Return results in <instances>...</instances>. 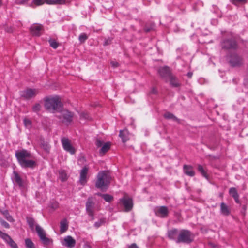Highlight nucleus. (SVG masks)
Instances as JSON below:
<instances>
[{
	"label": "nucleus",
	"instance_id": "obj_1",
	"mask_svg": "<svg viewBox=\"0 0 248 248\" xmlns=\"http://www.w3.org/2000/svg\"><path fill=\"white\" fill-rule=\"evenodd\" d=\"M15 156L22 168H33L36 165L35 161L31 159V154L27 150L22 149L16 151Z\"/></svg>",
	"mask_w": 248,
	"mask_h": 248
},
{
	"label": "nucleus",
	"instance_id": "obj_2",
	"mask_svg": "<svg viewBox=\"0 0 248 248\" xmlns=\"http://www.w3.org/2000/svg\"><path fill=\"white\" fill-rule=\"evenodd\" d=\"M45 107L46 109L52 113L62 110L63 104L58 96L46 97L45 99Z\"/></svg>",
	"mask_w": 248,
	"mask_h": 248
},
{
	"label": "nucleus",
	"instance_id": "obj_3",
	"mask_svg": "<svg viewBox=\"0 0 248 248\" xmlns=\"http://www.w3.org/2000/svg\"><path fill=\"white\" fill-rule=\"evenodd\" d=\"M111 178L108 172L100 171L97 176L95 187L102 191H106L109 186Z\"/></svg>",
	"mask_w": 248,
	"mask_h": 248
},
{
	"label": "nucleus",
	"instance_id": "obj_4",
	"mask_svg": "<svg viewBox=\"0 0 248 248\" xmlns=\"http://www.w3.org/2000/svg\"><path fill=\"white\" fill-rule=\"evenodd\" d=\"M194 237V234L190 231L182 229L180 231L179 235L177 237V243L190 244L193 242Z\"/></svg>",
	"mask_w": 248,
	"mask_h": 248
},
{
	"label": "nucleus",
	"instance_id": "obj_5",
	"mask_svg": "<svg viewBox=\"0 0 248 248\" xmlns=\"http://www.w3.org/2000/svg\"><path fill=\"white\" fill-rule=\"evenodd\" d=\"M229 64L233 67H239L243 64V59L236 53L231 54L228 58Z\"/></svg>",
	"mask_w": 248,
	"mask_h": 248
},
{
	"label": "nucleus",
	"instance_id": "obj_6",
	"mask_svg": "<svg viewBox=\"0 0 248 248\" xmlns=\"http://www.w3.org/2000/svg\"><path fill=\"white\" fill-rule=\"evenodd\" d=\"M56 116L63 123H70L72 121L74 113L67 109H62Z\"/></svg>",
	"mask_w": 248,
	"mask_h": 248
},
{
	"label": "nucleus",
	"instance_id": "obj_7",
	"mask_svg": "<svg viewBox=\"0 0 248 248\" xmlns=\"http://www.w3.org/2000/svg\"><path fill=\"white\" fill-rule=\"evenodd\" d=\"M221 45L222 48L226 50H236L238 47L236 41L232 38L224 39Z\"/></svg>",
	"mask_w": 248,
	"mask_h": 248
},
{
	"label": "nucleus",
	"instance_id": "obj_8",
	"mask_svg": "<svg viewBox=\"0 0 248 248\" xmlns=\"http://www.w3.org/2000/svg\"><path fill=\"white\" fill-rule=\"evenodd\" d=\"M38 93L37 89L29 88L21 92V96L26 99H30L35 97Z\"/></svg>",
	"mask_w": 248,
	"mask_h": 248
},
{
	"label": "nucleus",
	"instance_id": "obj_9",
	"mask_svg": "<svg viewBox=\"0 0 248 248\" xmlns=\"http://www.w3.org/2000/svg\"><path fill=\"white\" fill-rule=\"evenodd\" d=\"M61 142L63 149L67 152L71 154L75 153V149L70 143V140L68 138H62L61 139Z\"/></svg>",
	"mask_w": 248,
	"mask_h": 248
},
{
	"label": "nucleus",
	"instance_id": "obj_10",
	"mask_svg": "<svg viewBox=\"0 0 248 248\" xmlns=\"http://www.w3.org/2000/svg\"><path fill=\"white\" fill-rule=\"evenodd\" d=\"M120 202L123 205L126 212L130 211L133 207L132 201L131 198L124 197L120 199Z\"/></svg>",
	"mask_w": 248,
	"mask_h": 248
},
{
	"label": "nucleus",
	"instance_id": "obj_11",
	"mask_svg": "<svg viewBox=\"0 0 248 248\" xmlns=\"http://www.w3.org/2000/svg\"><path fill=\"white\" fill-rule=\"evenodd\" d=\"M0 237L2 238L12 248H18L17 244L12 238L8 234L3 232L0 230Z\"/></svg>",
	"mask_w": 248,
	"mask_h": 248
},
{
	"label": "nucleus",
	"instance_id": "obj_12",
	"mask_svg": "<svg viewBox=\"0 0 248 248\" xmlns=\"http://www.w3.org/2000/svg\"><path fill=\"white\" fill-rule=\"evenodd\" d=\"M158 72L160 76L166 80L172 75L169 67L167 66L160 68Z\"/></svg>",
	"mask_w": 248,
	"mask_h": 248
},
{
	"label": "nucleus",
	"instance_id": "obj_13",
	"mask_svg": "<svg viewBox=\"0 0 248 248\" xmlns=\"http://www.w3.org/2000/svg\"><path fill=\"white\" fill-rule=\"evenodd\" d=\"M155 215L161 217H166L169 214L168 209L166 206H162L155 210Z\"/></svg>",
	"mask_w": 248,
	"mask_h": 248
},
{
	"label": "nucleus",
	"instance_id": "obj_14",
	"mask_svg": "<svg viewBox=\"0 0 248 248\" xmlns=\"http://www.w3.org/2000/svg\"><path fill=\"white\" fill-rule=\"evenodd\" d=\"M43 26L41 24H33L30 28L31 33L33 36H39L42 30Z\"/></svg>",
	"mask_w": 248,
	"mask_h": 248
},
{
	"label": "nucleus",
	"instance_id": "obj_15",
	"mask_svg": "<svg viewBox=\"0 0 248 248\" xmlns=\"http://www.w3.org/2000/svg\"><path fill=\"white\" fill-rule=\"evenodd\" d=\"M62 244L67 248H72L76 245V241L72 236L68 235L64 237Z\"/></svg>",
	"mask_w": 248,
	"mask_h": 248
},
{
	"label": "nucleus",
	"instance_id": "obj_16",
	"mask_svg": "<svg viewBox=\"0 0 248 248\" xmlns=\"http://www.w3.org/2000/svg\"><path fill=\"white\" fill-rule=\"evenodd\" d=\"M179 233L180 231L177 229L173 228L168 231L167 236L169 239L175 240L177 243V237H178Z\"/></svg>",
	"mask_w": 248,
	"mask_h": 248
},
{
	"label": "nucleus",
	"instance_id": "obj_17",
	"mask_svg": "<svg viewBox=\"0 0 248 248\" xmlns=\"http://www.w3.org/2000/svg\"><path fill=\"white\" fill-rule=\"evenodd\" d=\"M95 202L92 197H89L86 203V211L87 213L94 212Z\"/></svg>",
	"mask_w": 248,
	"mask_h": 248
},
{
	"label": "nucleus",
	"instance_id": "obj_18",
	"mask_svg": "<svg viewBox=\"0 0 248 248\" xmlns=\"http://www.w3.org/2000/svg\"><path fill=\"white\" fill-rule=\"evenodd\" d=\"M89 170V168L85 166L81 170L80 172L79 181L82 185H84L87 182V174Z\"/></svg>",
	"mask_w": 248,
	"mask_h": 248
},
{
	"label": "nucleus",
	"instance_id": "obj_19",
	"mask_svg": "<svg viewBox=\"0 0 248 248\" xmlns=\"http://www.w3.org/2000/svg\"><path fill=\"white\" fill-rule=\"evenodd\" d=\"M13 175L14 181L20 187H23V181L19 174L16 171H14Z\"/></svg>",
	"mask_w": 248,
	"mask_h": 248
},
{
	"label": "nucleus",
	"instance_id": "obj_20",
	"mask_svg": "<svg viewBox=\"0 0 248 248\" xmlns=\"http://www.w3.org/2000/svg\"><path fill=\"white\" fill-rule=\"evenodd\" d=\"M184 173L189 176L192 177L195 175V171L193 170L192 166L190 165H184L183 166Z\"/></svg>",
	"mask_w": 248,
	"mask_h": 248
},
{
	"label": "nucleus",
	"instance_id": "obj_21",
	"mask_svg": "<svg viewBox=\"0 0 248 248\" xmlns=\"http://www.w3.org/2000/svg\"><path fill=\"white\" fill-rule=\"evenodd\" d=\"M229 194L234 198L236 203H240V201L239 200V195L235 188L232 187L230 188Z\"/></svg>",
	"mask_w": 248,
	"mask_h": 248
},
{
	"label": "nucleus",
	"instance_id": "obj_22",
	"mask_svg": "<svg viewBox=\"0 0 248 248\" xmlns=\"http://www.w3.org/2000/svg\"><path fill=\"white\" fill-rule=\"evenodd\" d=\"M119 136L121 138L123 143H125L129 140V133L127 130H120Z\"/></svg>",
	"mask_w": 248,
	"mask_h": 248
},
{
	"label": "nucleus",
	"instance_id": "obj_23",
	"mask_svg": "<svg viewBox=\"0 0 248 248\" xmlns=\"http://www.w3.org/2000/svg\"><path fill=\"white\" fill-rule=\"evenodd\" d=\"M68 228L67 220L63 219L60 222V232L62 233L65 232Z\"/></svg>",
	"mask_w": 248,
	"mask_h": 248
},
{
	"label": "nucleus",
	"instance_id": "obj_24",
	"mask_svg": "<svg viewBox=\"0 0 248 248\" xmlns=\"http://www.w3.org/2000/svg\"><path fill=\"white\" fill-rule=\"evenodd\" d=\"M220 210L221 213L225 216L229 215L230 213L228 207L224 202H222L220 204Z\"/></svg>",
	"mask_w": 248,
	"mask_h": 248
},
{
	"label": "nucleus",
	"instance_id": "obj_25",
	"mask_svg": "<svg viewBox=\"0 0 248 248\" xmlns=\"http://www.w3.org/2000/svg\"><path fill=\"white\" fill-rule=\"evenodd\" d=\"M35 229L40 239L46 235L45 232L39 225H36Z\"/></svg>",
	"mask_w": 248,
	"mask_h": 248
},
{
	"label": "nucleus",
	"instance_id": "obj_26",
	"mask_svg": "<svg viewBox=\"0 0 248 248\" xmlns=\"http://www.w3.org/2000/svg\"><path fill=\"white\" fill-rule=\"evenodd\" d=\"M0 213L4 216L6 219L10 222H13L14 221V219L9 214L8 210H0Z\"/></svg>",
	"mask_w": 248,
	"mask_h": 248
},
{
	"label": "nucleus",
	"instance_id": "obj_27",
	"mask_svg": "<svg viewBox=\"0 0 248 248\" xmlns=\"http://www.w3.org/2000/svg\"><path fill=\"white\" fill-rule=\"evenodd\" d=\"M164 117L166 119H172V120H173L174 121L178 122V123L180 122V120L178 118H177L172 113H170L169 112H166L164 114Z\"/></svg>",
	"mask_w": 248,
	"mask_h": 248
},
{
	"label": "nucleus",
	"instance_id": "obj_28",
	"mask_svg": "<svg viewBox=\"0 0 248 248\" xmlns=\"http://www.w3.org/2000/svg\"><path fill=\"white\" fill-rule=\"evenodd\" d=\"M26 220H27V223L29 225L30 229L31 230H33L34 225H35V220H34V218H33L32 217H27Z\"/></svg>",
	"mask_w": 248,
	"mask_h": 248
},
{
	"label": "nucleus",
	"instance_id": "obj_29",
	"mask_svg": "<svg viewBox=\"0 0 248 248\" xmlns=\"http://www.w3.org/2000/svg\"><path fill=\"white\" fill-rule=\"evenodd\" d=\"M197 170L203 177L208 179V176L206 173V171L202 165L200 164L198 165Z\"/></svg>",
	"mask_w": 248,
	"mask_h": 248
},
{
	"label": "nucleus",
	"instance_id": "obj_30",
	"mask_svg": "<svg viewBox=\"0 0 248 248\" xmlns=\"http://www.w3.org/2000/svg\"><path fill=\"white\" fill-rule=\"evenodd\" d=\"M25 245L26 248H35L34 244L30 238H26L25 240Z\"/></svg>",
	"mask_w": 248,
	"mask_h": 248
},
{
	"label": "nucleus",
	"instance_id": "obj_31",
	"mask_svg": "<svg viewBox=\"0 0 248 248\" xmlns=\"http://www.w3.org/2000/svg\"><path fill=\"white\" fill-rule=\"evenodd\" d=\"M110 144L109 142L105 143L102 145V148L100 150V153L104 154L107 152L110 148Z\"/></svg>",
	"mask_w": 248,
	"mask_h": 248
},
{
	"label": "nucleus",
	"instance_id": "obj_32",
	"mask_svg": "<svg viewBox=\"0 0 248 248\" xmlns=\"http://www.w3.org/2000/svg\"><path fill=\"white\" fill-rule=\"evenodd\" d=\"M168 80H169L170 81V84L173 87H178L179 86V83L175 79V78L171 75L170 77L168 78Z\"/></svg>",
	"mask_w": 248,
	"mask_h": 248
},
{
	"label": "nucleus",
	"instance_id": "obj_33",
	"mask_svg": "<svg viewBox=\"0 0 248 248\" xmlns=\"http://www.w3.org/2000/svg\"><path fill=\"white\" fill-rule=\"evenodd\" d=\"M59 175H60V179L62 181H65L67 180V174L64 170H62L59 171Z\"/></svg>",
	"mask_w": 248,
	"mask_h": 248
},
{
	"label": "nucleus",
	"instance_id": "obj_34",
	"mask_svg": "<svg viewBox=\"0 0 248 248\" xmlns=\"http://www.w3.org/2000/svg\"><path fill=\"white\" fill-rule=\"evenodd\" d=\"M106 219L105 218H102L98 221L95 222L94 226L95 227L98 228L102 225L104 224L106 222Z\"/></svg>",
	"mask_w": 248,
	"mask_h": 248
},
{
	"label": "nucleus",
	"instance_id": "obj_35",
	"mask_svg": "<svg viewBox=\"0 0 248 248\" xmlns=\"http://www.w3.org/2000/svg\"><path fill=\"white\" fill-rule=\"evenodd\" d=\"M64 0H46V2L49 4H62Z\"/></svg>",
	"mask_w": 248,
	"mask_h": 248
},
{
	"label": "nucleus",
	"instance_id": "obj_36",
	"mask_svg": "<svg viewBox=\"0 0 248 248\" xmlns=\"http://www.w3.org/2000/svg\"><path fill=\"white\" fill-rule=\"evenodd\" d=\"M40 240H41V241L42 242L43 244L44 245H49L52 242L51 239L47 238V237H46V235L41 239H40Z\"/></svg>",
	"mask_w": 248,
	"mask_h": 248
},
{
	"label": "nucleus",
	"instance_id": "obj_37",
	"mask_svg": "<svg viewBox=\"0 0 248 248\" xmlns=\"http://www.w3.org/2000/svg\"><path fill=\"white\" fill-rule=\"evenodd\" d=\"M45 2H46V0H33L31 6L34 7L33 5L39 6L44 3Z\"/></svg>",
	"mask_w": 248,
	"mask_h": 248
},
{
	"label": "nucleus",
	"instance_id": "obj_38",
	"mask_svg": "<svg viewBox=\"0 0 248 248\" xmlns=\"http://www.w3.org/2000/svg\"><path fill=\"white\" fill-rule=\"evenodd\" d=\"M102 196V198H103L104 200L107 202H110L113 199L112 196L108 194H104V195H103Z\"/></svg>",
	"mask_w": 248,
	"mask_h": 248
},
{
	"label": "nucleus",
	"instance_id": "obj_39",
	"mask_svg": "<svg viewBox=\"0 0 248 248\" xmlns=\"http://www.w3.org/2000/svg\"><path fill=\"white\" fill-rule=\"evenodd\" d=\"M50 46L54 49H56L59 46V43L54 40L50 39L49 40Z\"/></svg>",
	"mask_w": 248,
	"mask_h": 248
},
{
	"label": "nucleus",
	"instance_id": "obj_40",
	"mask_svg": "<svg viewBox=\"0 0 248 248\" xmlns=\"http://www.w3.org/2000/svg\"><path fill=\"white\" fill-rule=\"evenodd\" d=\"M88 38L87 35L85 33L81 34L79 36V40L81 43H84Z\"/></svg>",
	"mask_w": 248,
	"mask_h": 248
},
{
	"label": "nucleus",
	"instance_id": "obj_41",
	"mask_svg": "<svg viewBox=\"0 0 248 248\" xmlns=\"http://www.w3.org/2000/svg\"><path fill=\"white\" fill-rule=\"evenodd\" d=\"M80 118L85 120H89L90 117L87 112H82L80 114Z\"/></svg>",
	"mask_w": 248,
	"mask_h": 248
},
{
	"label": "nucleus",
	"instance_id": "obj_42",
	"mask_svg": "<svg viewBox=\"0 0 248 248\" xmlns=\"http://www.w3.org/2000/svg\"><path fill=\"white\" fill-rule=\"evenodd\" d=\"M41 106L39 103L35 104L32 107V110L35 112H37L41 109Z\"/></svg>",
	"mask_w": 248,
	"mask_h": 248
},
{
	"label": "nucleus",
	"instance_id": "obj_43",
	"mask_svg": "<svg viewBox=\"0 0 248 248\" xmlns=\"http://www.w3.org/2000/svg\"><path fill=\"white\" fill-rule=\"evenodd\" d=\"M24 124L25 126L28 128H30L31 126V122L28 119H24Z\"/></svg>",
	"mask_w": 248,
	"mask_h": 248
},
{
	"label": "nucleus",
	"instance_id": "obj_44",
	"mask_svg": "<svg viewBox=\"0 0 248 248\" xmlns=\"http://www.w3.org/2000/svg\"><path fill=\"white\" fill-rule=\"evenodd\" d=\"M0 223L5 228H10L9 224L6 221H5L4 220L2 219L1 218H0Z\"/></svg>",
	"mask_w": 248,
	"mask_h": 248
},
{
	"label": "nucleus",
	"instance_id": "obj_45",
	"mask_svg": "<svg viewBox=\"0 0 248 248\" xmlns=\"http://www.w3.org/2000/svg\"><path fill=\"white\" fill-rule=\"evenodd\" d=\"M232 1L234 4L237 5L239 3L246 2V0H232Z\"/></svg>",
	"mask_w": 248,
	"mask_h": 248
},
{
	"label": "nucleus",
	"instance_id": "obj_46",
	"mask_svg": "<svg viewBox=\"0 0 248 248\" xmlns=\"http://www.w3.org/2000/svg\"><path fill=\"white\" fill-rule=\"evenodd\" d=\"M154 27V24H151V26L150 27H148L147 26H146L145 27V28H144V31H145L146 32H149L151 30H152L153 29Z\"/></svg>",
	"mask_w": 248,
	"mask_h": 248
},
{
	"label": "nucleus",
	"instance_id": "obj_47",
	"mask_svg": "<svg viewBox=\"0 0 248 248\" xmlns=\"http://www.w3.org/2000/svg\"><path fill=\"white\" fill-rule=\"evenodd\" d=\"M59 204L57 202H52L50 204V207L53 209H56L58 207Z\"/></svg>",
	"mask_w": 248,
	"mask_h": 248
},
{
	"label": "nucleus",
	"instance_id": "obj_48",
	"mask_svg": "<svg viewBox=\"0 0 248 248\" xmlns=\"http://www.w3.org/2000/svg\"><path fill=\"white\" fill-rule=\"evenodd\" d=\"M95 144L97 147H100L103 145V142L97 139L96 140Z\"/></svg>",
	"mask_w": 248,
	"mask_h": 248
},
{
	"label": "nucleus",
	"instance_id": "obj_49",
	"mask_svg": "<svg viewBox=\"0 0 248 248\" xmlns=\"http://www.w3.org/2000/svg\"><path fill=\"white\" fill-rule=\"evenodd\" d=\"M244 85L246 88H248V70L247 72V76L244 81Z\"/></svg>",
	"mask_w": 248,
	"mask_h": 248
},
{
	"label": "nucleus",
	"instance_id": "obj_50",
	"mask_svg": "<svg viewBox=\"0 0 248 248\" xmlns=\"http://www.w3.org/2000/svg\"><path fill=\"white\" fill-rule=\"evenodd\" d=\"M87 214L88 215V216L89 217H91V219L90 220H93L94 219V212H90V213H87Z\"/></svg>",
	"mask_w": 248,
	"mask_h": 248
},
{
	"label": "nucleus",
	"instance_id": "obj_51",
	"mask_svg": "<svg viewBox=\"0 0 248 248\" xmlns=\"http://www.w3.org/2000/svg\"><path fill=\"white\" fill-rule=\"evenodd\" d=\"M208 245L213 248H219L217 245L211 242H209Z\"/></svg>",
	"mask_w": 248,
	"mask_h": 248
},
{
	"label": "nucleus",
	"instance_id": "obj_52",
	"mask_svg": "<svg viewBox=\"0 0 248 248\" xmlns=\"http://www.w3.org/2000/svg\"><path fill=\"white\" fill-rule=\"evenodd\" d=\"M110 63L112 66L113 67H117L119 65V63L116 61H112Z\"/></svg>",
	"mask_w": 248,
	"mask_h": 248
},
{
	"label": "nucleus",
	"instance_id": "obj_53",
	"mask_svg": "<svg viewBox=\"0 0 248 248\" xmlns=\"http://www.w3.org/2000/svg\"><path fill=\"white\" fill-rule=\"evenodd\" d=\"M111 39H108L107 40H106L104 43V46H107V45H109L110 43H111Z\"/></svg>",
	"mask_w": 248,
	"mask_h": 248
},
{
	"label": "nucleus",
	"instance_id": "obj_54",
	"mask_svg": "<svg viewBox=\"0 0 248 248\" xmlns=\"http://www.w3.org/2000/svg\"><path fill=\"white\" fill-rule=\"evenodd\" d=\"M246 209H247V206L246 205H243L242 206V213L244 215L245 214V211L246 210Z\"/></svg>",
	"mask_w": 248,
	"mask_h": 248
},
{
	"label": "nucleus",
	"instance_id": "obj_55",
	"mask_svg": "<svg viewBox=\"0 0 248 248\" xmlns=\"http://www.w3.org/2000/svg\"><path fill=\"white\" fill-rule=\"evenodd\" d=\"M128 248H139V247L135 243H133Z\"/></svg>",
	"mask_w": 248,
	"mask_h": 248
},
{
	"label": "nucleus",
	"instance_id": "obj_56",
	"mask_svg": "<svg viewBox=\"0 0 248 248\" xmlns=\"http://www.w3.org/2000/svg\"><path fill=\"white\" fill-rule=\"evenodd\" d=\"M151 93L153 94H156L157 93V90L155 88H153L151 91Z\"/></svg>",
	"mask_w": 248,
	"mask_h": 248
},
{
	"label": "nucleus",
	"instance_id": "obj_57",
	"mask_svg": "<svg viewBox=\"0 0 248 248\" xmlns=\"http://www.w3.org/2000/svg\"><path fill=\"white\" fill-rule=\"evenodd\" d=\"M84 248H92L91 246L89 245L88 244H85L84 245Z\"/></svg>",
	"mask_w": 248,
	"mask_h": 248
},
{
	"label": "nucleus",
	"instance_id": "obj_58",
	"mask_svg": "<svg viewBox=\"0 0 248 248\" xmlns=\"http://www.w3.org/2000/svg\"><path fill=\"white\" fill-rule=\"evenodd\" d=\"M192 73L191 72H188L187 74V76L189 78H191L192 76Z\"/></svg>",
	"mask_w": 248,
	"mask_h": 248
},
{
	"label": "nucleus",
	"instance_id": "obj_59",
	"mask_svg": "<svg viewBox=\"0 0 248 248\" xmlns=\"http://www.w3.org/2000/svg\"><path fill=\"white\" fill-rule=\"evenodd\" d=\"M96 195L101 197L102 198H103V195H104V194H102V193H98L96 194Z\"/></svg>",
	"mask_w": 248,
	"mask_h": 248
},
{
	"label": "nucleus",
	"instance_id": "obj_60",
	"mask_svg": "<svg viewBox=\"0 0 248 248\" xmlns=\"http://www.w3.org/2000/svg\"><path fill=\"white\" fill-rule=\"evenodd\" d=\"M25 2V1L24 0H22V1H21L20 2H19V3L20 4H23Z\"/></svg>",
	"mask_w": 248,
	"mask_h": 248
},
{
	"label": "nucleus",
	"instance_id": "obj_61",
	"mask_svg": "<svg viewBox=\"0 0 248 248\" xmlns=\"http://www.w3.org/2000/svg\"><path fill=\"white\" fill-rule=\"evenodd\" d=\"M47 147H48L47 145V144H46V146H45V149L46 150H47Z\"/></svg>",
	"mask_w": 248,
	"mask_h": 248
},
{
	"label": "nucleus",
	"instance_id": "obj_62",
	"mask_svg": "<svg viewBox=\"0 0 248 248\" xmlns=\"http://www.w3.org/2000/svg\"><path fill=\"white\" fill-rule=\"evenodd\" d=\"M2 4V1H1V0H0V6Z\"/></svg>",
	"mask_w": 248,
	"mask_h": 248
}]
</instances>
